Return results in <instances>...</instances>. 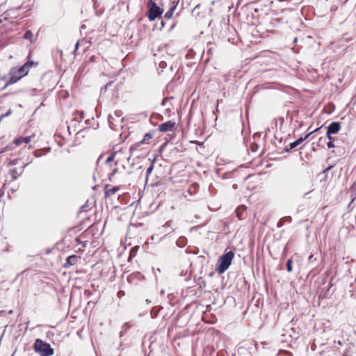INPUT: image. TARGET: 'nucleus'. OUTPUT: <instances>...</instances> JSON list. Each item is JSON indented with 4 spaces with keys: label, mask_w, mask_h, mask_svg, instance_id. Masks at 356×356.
Listing matches in <instances>:
<instances>
[{
    "label": "nucleus",
    "mask_w": 356,
    "mask_h": 356,
    "mask_svg": "<svg viewBox=\"0 0 356 356\" xmlns=\"http://www.w3.org/2000/svg\"><path fill=\"white\" fill-rule=\"evenodd\" d=\"M38 65V62H33L32 60H28L23 65L20 66L19 67H11L8 73L9 78L7 80L4 88L16 83L18 81L29 74L31 67H37Z\"/></svg>",
    "instance_id": "f257e3e1"
},
{
    "label": "nucleus",
    "mask_w": 356,
    "mask_h": 356,
    "mask_svg": "<svg viewBox=\"0 0 356 356\" xmlns=\"http://www.w3.org/2000/svg\"><path fill=\"white\" fill-rule=\"evenodd\" d=\"M234 252L233 251H229L223 254L218 259V264L217 266V271L219 274H222L228 269L232 264V261L234 257Z\"/></svg>",
    "instance_id": "f03ea898"
},
{
    "label": "nucleus",
    "mask_w": 356,
    "mask_h": 356,
    "mask_svg": "<svg viewBox=\"0 0 356 356\" xmlns=\"http://www.w3.org/2000/svg\"><path fill=\"white\" fill-rule=\"evenodd\" d=\"M33 348L35 351L39 353L40 356H51L54 353L50 344L40 339H37L35 341Z\"/></svg>",
    "instance_id": "7ed1b4c3"
},
{
    "label": "nucleus",
    "mask_w": 356,
    "mask_h": 356,
    "mask_svg": "<svg viewBox=\"0 0 356 356\" xmlns=\"http://www.w3.org/2000/svg\"><path fill=\"white\" fill-rule=\"evenodd\" d=\"M148 14L147 17L150 21L155 20L157 17H160L163 10L156 5L153 0H149L147 3Z\"/></svg>",
    "instance_id": "20e7f679"
},
{
    "label": "nucleus",
    "mask_w": 356,
    "mask_h": 356,
    "mask_svg": "<svg viewBox=\"0 0 356 356\" xmlns=\"http://www.w3.org/2000/svg\"><path fill=\"white\" fill-rule=\"evenodd\" d=\"M177 123L173 120H169L159 125L158 131L160 132H168L176 130Z\"/></svg>",
    "instance_id": "39448f33"
},
{
    "label": "nucleus",
    "mask_w": 356,
    "mask_h": 356,
    "mask_svg": "<svg viewBox=\"0 0 356 356\" xmlns=\"http://www.w3.org/2000/svg\"><path fill=\"white\" fill-rule=\"evenodd\" d=\"M154 131L146 133L142 140L138 141L131 145L130 151H134L137 149L142 144L149 145L150 143L151 140L153 138Z\"/></svg>",
    "instance_id": "423d86ee"
},
{
    "label": "nucleus",
    "mask_w": 356,
    "mask_h": 356,
    "mask_svg": "<svg viewBox=\"0 0 356 356\" xmlns=\"http://www.w3.org/2000/svg\"><path fill=\"white\" fill-rule=\"evenodd\" d=\"M341 129V123L339 122H332L327 129V137L330 140H332V134H337Z\"/></svg>",
    "instance_id": "0eeeda50"
},
{
    "label": "nucleus",
    "mask_w": 356,
    "mask_h": 356,
    "mask_svg": "<svg viewBox=\"0 0 356 356\" xmlns=\"http://www.w3.org/2000/svg\"><path fill=\"white\" fill-rule=\"evenodd\" d=\"M24 167L25 165L24 163H22L19 168H14L10 169L9 171V175L10 176L9 181H13L15 180L19 176H20L24 171Z\"/></svg>",
    "instance_id": "6e6552de"
},
{
    "label": "nucleus",
    "mask_w": 356,
    "mask_h": 356,
    "mask_svg": "<svg viewBox=\"0 0 356 356\" xmlns=\"http://www.w3.org/2000/svg\"><path fill=\"white\" fill-rule=\"evenodd\" d=\"M80 259L81 257L75 254L70 255L66 259L65 263L63 264V267L65 268H68L70 266L75 265Z\"/></svg>",
    "instance_id": "1a4fd4ad"
},
{
    "label": "nucleus",
    "mask_w": 356,
    "mask_h": 356,
    "mask_svg": "<svg viewBox=\"0 0 356 356\" xmlns=\"http://www.w3.org/2000/svg\"><path fill=\"white\" fill-rule=\"evenodd\" d=\"M88 234V230H86L83 232L80 236L76 238L75 241L76 243L82 245V248H79V251H83L84 248L86 247V244L88 241L83 240V238H86V236Z\"/></svg>",
    "instance_id": "9d476101"
},
{
    "label": "nucleus",
    "mask_w": 356,
    "mask_h": 356,
    "mask_svg": "<svg viewBox=\"0 0 356 356\" xmlns=\"http://www.w3.org/2000/svg\"><path fill=\"white\" fill-rule=\"evenodd\" d=\"M108 187H109L108 184H106L104 186L105 197H111V196L115 195L120 190V186H113L110 188Z\"/></svg>",
    "instance_id": "9b49d317"
},
{
    "label": "nucleus",
    "mask_w": 356,
    "mask_h": 356,
    "mask_svg": "<svg viewBox=\"0 0 356 356\" xmlns=\"http://www.w3.org/2000/svg\"><path fill=\"white\" fill-rule=\"evenodd\" d=\"M33 136H26V137H19V138H17L14 140L13 143L16 145H20L23 143L24 144H28L31 142V138H32Z\"/></svg>",
    "instance_id": "f8f14e48"
},
{
    "label": "nucleus",
    "mask_w": 356,
    "mask_h": 356,
    "mask_svg": "<svg viewBox=\"0 0 356 356\" xmlns=\"http://www.w3.org/2000/svg\"><path fill=\"white\" fill-rule=\"evenodd\" d=\"M246 209H247V207L245 205H240L236 208L235 212H236V215L237 218L239 220L243 219V214H244L245 211H246Z\"/></svg>",
    "instance_id": "ddd939ff"
},
{
    "label": "nucleus",
    "mask_w": 356,
    "mask_h": 356,
    "mask_svg": "<svg viewBox=\"0 0 356 356\" xmlns=\"http://www.w3.org/2000/svg\"><path fill=\"white\" fill-rule=\"evenodd\" d=\"M177 5V3H175V1L172 2V4L171 7L170 8V9L164 15L165 18L170 19L172 17L174 10H175Z\"/></svg>",
    "instance_id": "4468645a"
},
{
    "label": "nucleus",
    "mask_w": 356,
    "mask_h": 356,
    "mask_svg": "<svg viewBox=\"0 0 356 356\" xmlns=\"http://www.w3.org/2000/svg\"><path fill=\"white\" fill-rule=\"evenodd\" d=\"M314 131H312L309 134H307L305 137H300V138H298V140H296V141H294L295 144H296V146L297 147L298 145H299L301 143H302L304 140H305L307 138H308V137L313 133Z\"/></svg>",
    "instance_id": "2eb2a0df"
},
{
    "label": "nucleus",
    "mask_w": 356,
    "mask_h": 356,
    "mask_svg": "<svg viewBox=\"0 0 356 356\" xmlns=\"http://www.w3.org/2000/svg\"><path fill=\"white\" fill-rule=\"evenodd\" d=\"M55 137H56V141L58 142V145H59L60 146H63V145H64V144L65 143V139L61 137V136H60V135H59V134H56L55 135Z\"/></svg>",
    "instance_id": "dca6fc26"
},
{
    "label": "nucleus",
    "mask_w": 356,
    "mask_h": 356,
    "mask_svg": "<svg viewBox=\"0 0 356 356\" xmlns=\"http://www.w3.org/2000/svg\"><path fill=\"white\" fill-rule=\"evenodd\" d=\"M292 263L293 260L291 259H289L286 262V269L289 273L292 272L293 270Z\"/></svg>",
    "instance_id": "f3484780"
},
{
    "label": "nucleus",
    "mask_w": 356,
    "mask_h": 356,
    "mask_svg": "<svg viewBox=\"0 0 356 356\" xmlns=\"http://www.w3.org/2000/svg\"><path fill=\"white\" fill-rule=\"evenodd\" d=\"M33 37V34L31 31H26L24 36V38L25 39H28L29 40H32Z\"/></svg>",
    "instance_id": "a211bd4d"
},
{
    "label": "nucleus",
    "mask_w": 356,
    "mask_h": 356,
    "mask_svg": "<svg viewBox=\"0 0 356 356\" xmlns=\"http://www.w3.org/2000/svg\"><path fill=\"white\" fill-rule=\"evenodd\" d=\"M115 153H113L111 154L106 160V164H108L110 163L111 162L113 161L114 160V158H115Z\"/></svg>",
    "instance_id": "6ab92c4d"
},
{
    "label": "nucleus",
    "mask_w": 356,
    "mask_h": 356,
    "mask_svg": "<svg viewBox=\"0 0 356 356\" xmlns=\"http://www.w3.org/2000/svg\"><path fill=\"white\" fill-rule=\"evenodd\" d=\"M153 168H154V166H153V163H151V165H149V167L147 169V171H146V177H147V179L148 178V177L149 176V175L152 173V170H153Z\"/></svg>",
    "instance_id": "aec40b11"
},
{
    "label": "nucleus",
    "mask_w": 356,
    "mask_h": 356,
    "mask_svg": "<svg viewBox=\"0 0 356 356\" xmlns=\"http://www.w3.org/2000/svg\"><path fill=\"white\" fill-rule=\"evenodd\" d=\"M282 354H284V355H286L288 356H292V354L289 351L284 350H280L278 352V355H280Z\"/></svg>",
    "instance_id": "412c9836"
},
{
    "label": "nucleus",
    "mask_w": 356,
    "mask_h": 356,
    "mask_svg": "<svg viewBox=\"0 0 356 356\" xmlns=\"http://www.w3.org/2000/svg\"><path fill=\"white\" fill-rule=\"evenodd\" d=\"M12 113V110L9 109L5 114L0 116V120L1 121L4 118L9 116Z\"/></svg>",
    "instance_id": "4be33fe9"
},
{
    "label": "nucleus",
    "mask_w": 356,
    "mask_h": 356,
    "mask_svg": "<svg viewBox=\"0 0 356 356\" xmlns=\"http://www.w3.org/2000/svg\"><path fill=\"white\" fill-rule=\"evenodd\" d=\"M285 218H282L280 220V221L278 222L277 223V227H281L282 226H283L284 222H285Z\"/></svg>",
    "instance_id": "5701e85b"
},
{
    "label": "nucleus",
    "mask_w": 356,
    "mask_h": 356,
    "mask_svg": "<svg viewBox=\"0 0 356 356\" xmlns=\"http://www.w3.org/2000/svg\"><path fill=\"white\" fill-rule=\"evenodd\" d=\"M289 147H289V149H288V148H286V152H289L290 149H293V148L296 147V144H295V143H294V142L291 143L289 144Z\"/></svg>",
    "instance_id": "b1692460"
},
{
    "label": "nucleus",
    "mask_w": 356,
    "mask_h": 356,
    "mask_svg": "<svg viewBox=\"0 0 356 356\" xmlns=\"http://www.w3.org/2000/svg\"><path fill=\"white\" fill-rule=\"evenodd\" d=\"M257 148H258V145H257V144H256V143H252V144L251 145V150H252V152H256V151H257Z\"/></svg>",
    "instance_id": "393cba45"
},
{
    "label": "nucleus",
    "mask_w": 356,
    "mask_h": 356,
    "mask_svg": "<svg viewBox=\"0 0 356 356\" xmlns=\"http://www.w3.org/2000/svg\"><path fill=\"white\" fill-rule=\"evenodd\" d=\"M327 147L329 148H332L334 147V143H333V139L332 140H330V141L327 143Z\"/></svg>",
    "instance_id": "a878e982"
},
{
    "label": "nucleus",
    "mask_w": 356,
    "mask_h": 356,
    "mask_svg": "<svg viewBox=\"0 0 356 356\" xmlns=\"http://www.w3.org/2000/svg\"><path fill=\"white\" fill-rule=\"evenodd\" d=\"M117 171H118V169L116 168L112 170V172L109 175L110 180L111 179V177L113 176L117 172Z\"/></svg>",
    "instance_id": "bb28decb"
},
{
    "label": "nucleus",
    "mask_w": 356,
    "mask_h": 356,
    "mask_svg": "<svg viewBox=\"0 0 356 356\" xmlns=\"http://www.w3.org/2000/svg\"><path fill=\"white\" fill-rule=\"evenodd\" d=\"M19 161V159H15V160H13V161L9 162L8 165H16L17 163H18Z\"/></svg>",
    "instance_id": "cd10ccee"
},
{
    "label": "nucleus",
    "mask_w": 356,
    "mask_h": 356,
    "mask_svg": "<svg viewBox=\"0 0 356 356\" xmlns=\"http://www.w3.org/2000/svg\"><path fill=\"white\" fill-rule=\"evenodd\" d=\"M196 187H197L196 184L191 185L188 190L189 192L191 193V191H193V189H192V188H194V190H195Z\"/></svg>",
    "instance_id": "c85d7f7f"
},
{
    "label": "nucleus",
    "mask_w": 356,
    "mask_h": 356,
    "mask_svg": "<svg viewBox=\"0 0 356 356\" xmlns=\"http://www.w3.org/2000/svg\"><path fill=\"white\" fill-rule=\"evenodd\" d=\"M196 187H197L196 184L191 185L188 190L189 192L191 193V191H193V189H192V188H194V190H195Z\"/></svg>",
    "instance_id": "c756f323"
},
{
    "label": "nucleus",
    "mask_w": 356,
    "mask_h": 356,
    "mask_svg": "<svg viewBox=\"0 0 356 356\" xmlns=\"http://www.w3.org/2000/svg\"><path fill=\"white\" fill-rule=\"evenodd\" d=\"M156 156H154V158L152 159H149V160L151 161V163H153V166H154V163H155V161H156Z\"/></svg>",
    "instance_id": "7c9ffc66"
},
{
    "label": "nucleus",
    "mask_w": 356,
    "mask_h": 356,
    "mask_svg": "<svg viewBox=\"0 0 356 356\" xmlns=\"http://www.w3.org/2000/svg\"><path fill=\"white\" fill-rule=\"evenodd\" d=\"M11 149V147H10V146H6L0 153H2V152H4L6 151H8V150H10Z\"/></svg>",
    "instance_id": "2f4dec72"
},
{
    "label": "nucleus",
    "mask_w": 356,
    "mask_h": 356,
    "mask_svg": "<svg viewBox=\"0 0 356 356\" xmlns=\"http://www.w3.org/2000/svg\"><path fill=\"white\" fill-rule=\"evenodd\" d=\"M79 44V42L78 41V42L76 43V44H75V48H74V53H75V52L78 50Z\"/></svg>",
    "instance_id": "473e14b6"
},
{
    "label": "nucleus",
    "mask_w": 356,
    "mask_h": 356,
    "mask_svg": "<svg viewBox=\"0 0 356 356\" xmlns=\"http://www.w3.org/2000/svg\"><path fill=\"white\" fill-rule=\"evenodd\" d=\"M313 259H316V258H314V255L311 254L309 258H308V260L309 261H312Z\"/></svg>",
    "instance_id": "72a5a7b5"
},
{
    "label": "nucleus",
    "mask_w": 356,
    "mask_h": 356,
    "mask_svg": "<svg viewBox=\"0 0 356 356\" xmlns=\"http://www.w3.org/2000/svg\"><path fill=\"white\" fill-rule=\"evenodd\" d=\"M111 84H112V82H111V81H110V82L107 83H106V85L105 86V88H108Z\"/></svg>",
    "instance_id": "f704fd0d"
},
{
    "label": "nucleus",
    "mask_w": 356,
    "mask_h": 356,
    "mask_svg": "<svg viewBox=\"0 0 356 356\" xmlns=\"http://www.w3.org/2000/svg\"><path fill=\"white\" fill-rule=\"evenodd\" d=\"M80 117L81 119L83 118V112H81Z\"/></svg>",
    "instance_id": "c9c22d12"
},
{
    "label": "nucleus",
    "mask_w": 356,
    "mask_h": 356,
    "mask_svg": "<svg viewBox=\"0 0 356 356\" xmlns=\"http://www.w3.org/2000/svg\"><path fill=\"white\" fill-rule=\"evenodd\" d=\"M90 60H94V56H92V57L90 58Z\"/></svg>",
    "instance_id": "e433bc0d"
},
{
    "label": "nucleus",
    "mask_w": 356,
    "mask_h": 356,
    "mask_svg": "<svg viewBox=\"0 0 356 356\" xmlns=\"http://www.w3.org/2000/svg\"><path fill=\"white\" fill-rule=\"evenodd\" d=\"M30 57H31V54H29L28 58H30Z\"/></svg>",
    "instance_id": "4c0bfd02"
}]
</instances>
